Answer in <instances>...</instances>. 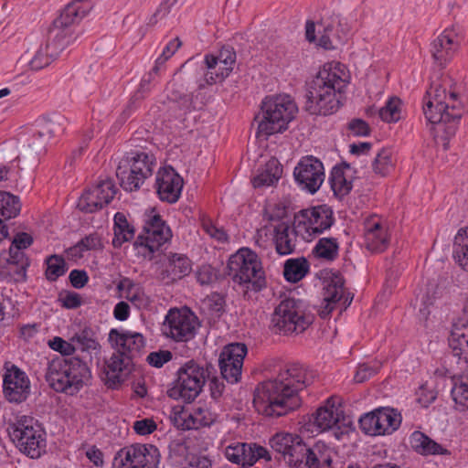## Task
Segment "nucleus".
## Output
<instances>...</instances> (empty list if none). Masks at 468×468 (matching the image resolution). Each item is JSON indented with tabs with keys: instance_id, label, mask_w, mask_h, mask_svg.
Returning a JSON list of instances; mask_svg holds the SVG:
<instances>
[{
	"instance_id": "1",
	"label": "nucleus",
	"mask_w": 468,
	"mask_h": 468,
	"mask_svg": "<svg viewBox=\"0 0 468 468\" xmlns=\"http://www.w3.org/2000/svg\"><path fill=\"white\" fill-rule=\"evenodd\" d=\"M314 374L299 363L287 364L276 378L260 383L254 390L253 405L266 417L279 418L297 410L299 391L314 381Z\"/></svg>"
},
{
	"instance_id": "2",
	"label": "nucleus",
	"mask_w": 468,
	"mask_h": 468,
	"mask_svg": "<svg viewBox=\"0 0 468 468\" xmlns=\"http://www.w3.org/2000/svg\"><path fill=\"white\" fill-rule=\"evenodd\" d=\"M346 81L332 68L325 64L315 77L306 84L303 109L309 114L327 116L335 113L344 105V92Z\"/></svg>"
},
{
	"instance_id": "3",
	"label": "nucleus",
	"mask_w": 468,
	"mask_h": 468,
	"mask_svg": "<svg viewBox=\"0 0 468 468\" xmlns=\"http://www.w3.org/2000/svg\"><path fill=\"white\" fill-rule=\"evenodd\" d=\"M226 274L241 291L245 300L267 286L265 271L258 255L248 248L239 250L228 261Z\"/></svg>"
},
{
	"instance_id": "4",
	"label": "nucleus",
	"mask_w": 468,
	"mask_h": 468,
	"mask_svg": "<svg viewBox=\"0 0 468 468\" xmlns=\"http://www.w3.org/2000/svg\"><path fill=\"white\" fill-rule=\"evenodd\" d=\"M90 378L89 367L77 356H56L48 361L45 378L56 392L76 395Z\"/></svg>"
},
{
	"instance_id": "5",
	"label": "nucleus",
	"mask_w": 468,
	"mask_h": 468,
	"mask_svg": "<svg viewBox=\"0 0 468 468\" xmlns=\"http://www.w3.org/2000/svg\"><path fill=\"white\" fill-rule=\"evenodd\" d=\"M297 110L289 95L266 97L261 102V113L255 117V121L260 119L256 136L267 140L274 133H283L294 119Z\"/></svg>"
},
{
	"instance_id": "6",
	"label": "nucleus",
	"mask_w": 468,
	"mask_h": 468,
	"mask_svg": "<svg viewBox=\"0 0 468 468\" xmlns=\"http://www.w3.org/2000/svg\"><path fill=\"white\" fill-rule=\"evenodd\" d=\"M7 434L16 447L31 459H38L46 453V431L42 425L30 416H20L8 423Z\"/></svg>"
},
{
	"instance_id": "7",
	"label": "nucleus",
	"mask_w": 468,
	"mask_h": 468,
	"mask_svg": "<svg viewBox=\"0 0 468 468\" xmlns=\"http://www.w3.org/2000/svg\"><path fill=\"white\" fill-rule=\"evenodd\" d=\"M216 372L210 363H206V367H203L193 359L189 360L178 368L177 378L168 388L167 395L173 399L190 403L200 394L207 378Z\"/></svg>"
},
{
	"instance_id": "8",
	"label": "nucleus",
	"mask_w": 468,
	"mask_h": 468,
	"mask_svg": "<svg viewBox=\"0 0 468 468\" xmlns=\"http://www.w3.org/2000/svg\"><path fill=\"white\" fill-rule=\"evenodd\" d=\"M156 165V158L145 151H131L119 163L116 176L120 186L129 192L137 191L150 177Z\"/></svg>"
},
{
	"instance_id": "9",
	"label": "nucleus",
	"mask_w": 468,
	"mask_h": 468,
	"mask_svg": "<svg viewBox=\"0 0 468 468\" xmlns=\"http://www.w3.org/2000/svg\"><path fill=\"white\" fill-rule=\"evenodd\" d=\"M312 324V317L302 310V302L293 298L282 300L271 315V325L275 333L288 335L302 333Z\"/></svg>"
},
{
	"instance_id": "10",
	"label": "nucleus",
	"mask_w": 468,
	"mask_h": 468,
	"mask_svg": "<svg viewBox=\"0 0 468 468\" xmlns=\"http://www.w3.org/2000/svg\"><path fill=\"white\" fill-rule=\"evenodd\" d=\"M160 462V452L153 444H132L123 447L115 455L114 468H156Z\"/></svg>"
},
{
	"instance_id": "11",
	"label": "nucleus",
	"mask_w": 468,
	"mask_h": 468,
	"mask_svg": "<svg viewBox=\"0 0 468 468\" xmlns=\"http://www.w3.org/2000/svg\"><path fill=\"white\" fill-rule=\"evenodd\" d=\"M144 232V235L141 234L137 237L134 246L144 247L150 253L158 250L172 238L170 228L154 207L147 209L145 212Z\"/></svg>"
},
{
	"instance_id": "12",
	"label": "nucleus",
	"mask_w": 468,
	"mask_h": 468,
	"mask_svg": "<svg viewBox=\"0 0 468 468\" xmlns=\"http://www.w3.org/2000/svg\"><path fill=\"white\" fill-rule=\"evenodd\" d=\"M269 444L292 467H301L309 448L300 435L290 432L274 434Z\"/></svg>"
},
{
	"instance_id": "13",
	"label": "nucleus",
	"mask_w": 468,
	"mask_h": 468,
	"mask_svg": "<svg viewBox=\"0 0 468 468\" xmlns=\"http://www.w3.org/2000/svg\"><path fill=\"white\" fill-rule=\"evenodd\" d=\"M197 316L190 311L171 309L163 324L164 334L176 342H187L196 335Z\"/></svg>"
},
{
	"instance_id": "14",
	"label": "nucleus",
	"mask_w": 468,
	"mask_h": 468,
	"mask_svg": "<svg viewBox=\"0 0 468 468\" xmlns=\"http://www.w3.org/2000/svg\"><path fill=\"white\" fill-rule=\"evenodd\" d=\"M116 193L117 188L112 179H101L81 195L77 207L85 213L96 212L110 204Z\"/></svg>"
},
{
	"instance_id": "15",
	"label": "nucleus",
	"mask_w": 468,
	"mask_h": 468,
	"mask_svg": "<svg viewBox=\"0 0 468 468\" xmlns=\"http://www.w3.org/2000/svg\"><path fill=\"white\" fill-rule=\"evenodd\" d=\"M293 176L303 189L314 194L324 180L323 163L312 155L304 156L295 166Z\"/></svg>"
},
{
	"instance_id": "16",
	"label": "nucleus",
	"mask_w": 468,
	"mask_h": 468,
	"mask_svg": "<svg viewBox=\"0 0 468 468\" xmlns=\"http://www.w3.org/2000/svg\"><path fill=\"white\" fill-rule=\"evenodd\" d=\"M236 62V52L230 46H225L218 56L206 55L205 64L207 71L204 76V82L207 85H213L223 81L233 69Z\"/></svg>"
},
{
	"instance_id": "17",
	"label": "nucleus",
	"mask_w": 468,
	"mask_h": 468,
	"mask_svg": "<svg viewBox=\"0 0 468 468\" xmlns=\"http://www.w3.org/2000/svg\"><path fill=\"white\" fill-rule=\"evenodd\" d=\"M109 341L116 351L133 363L141 356L145 347L144 335L128 330L112 329L109 333Z\"/></svg>"
},
{
	"instance_id": "18",
	"label": "nucleus",
	"mask_w": 468,
	"mask_h": 468,
	"mask_svg": "<svg viewBox=\"0 0 468 468\" xmlns=\"http://www.w3.org/2000/svg\"><path fill=\"white\" fill-rule=\"evenodd\" d=\"M184 180L172 167L164 166L158 169L155 177L154 188L158 197L169 204L177 202L181 196Z\"/></svg>"
},
{
	"instance_id": "19",
	"label": "nucleus",
	"mask_w": 468,
	"mask_h": 468,
	"mask_svg": "<svg viewBox=\"0 0 468 468\" xmlns=\"http://www.w3.org/2000/svg\"><path fill=\"white\" fill-rule=\"evenodd\" d=\"M225 457L231 463L242 467L252 466L260 459L271 461L269 451L256 443L236 442L225 449Z\"/></svg>"
},
{
	"instance_id": "20",
	"label": "nucleus",
	"mask_w": 468,
	"mask_h": 468,
	"mask_svg": "<svg viewBox=\"0 0 468 468\" xmlns=\"http://www.w3.org/2000/svg\"><path fill=\"white\" fill-rule=\"evenodd\" d=\"M133 366L134 363L115 350L111 357L105 360L101 378L108 388L117 389L132 372Z\"/></svg>"
},
{
	"instance_id": "21",
	"label": "nucleus",
	"mask_w": 468,
	"mask_h": 468,
	"mask_svg": "<svg viewBox=\"0 0 468 468\" xmlns=\"http://www.w3.org/2000/svg\"><path fill=\"white\" fill-rule=\"evenodd\" d=\"M3 391L11 403L25 401L30 393V381L26 373L13 365L4 375Z\"/></svg>"
},
{
	"instance_id": "22",
	"label": "nucleus",
	"mask_w": 468,
	"mask_h": 468,
	"mask_svg": "<svg viewBox=\"0 0 468 468\" xmlns=\"http://www.w3.org/2000/svg\"><path fill=\"white\" fill-rule=\"evenodd\" d=\"M300 214L306 231L314 236L329 229L335 221L333 208L326 204L302 209Z\"/></svg>"
},
{
	"instance_id": "23",
	"label": "nucleus",
	"mask_w": 468,
	"mask_h": 468,
	"mask_svg": "<svg viewBox=\"0 0 468 468\" xmlns=\"http://www.w3.org/2000/svg\"><path fill=\"white\" fill-rule=\"evenodd\" d=\"M324 288V302L325 305L321 311V317L324 318L335 307V305L343 300V307L346 309L353 301V295L350 293L345 294V280L339 273H334Z\"/></svg>"
},
{
	"instance_id": "24",
	"label": "nucleus",
	"mask_w": 468,
	"mask_h": 468,
	"mask_svg": "<svg viewBox=\"0 0 468 468\" xmlns=\"http://www.w3.org/2000/svg\"><path fill=\"white\" fill-rule=\"evenodd\" d=\"M458 44L450 32L444 30L431 43V53L435 63L443 68L452 59Z\"/></svg>"
},
{
	"instance_id": "25",
	"label": "nucleus",
	"mask_w": 468,
	"mask_h": 468,
	"mask_svg": "<svg viewBox=\"0 0 468 468\" xmlns=\"http://www.w3.org/2000/svg\"><path fill=\"white\" fill-rule=\"evenodd\" d=\"M92 8L89 0H73L61 11L58 17L53 22L58 27L71 30L70 27L79 23Z\"/></svg>"
},
{
	"instance_id": "26",
	"label": "nucleus",
	"mask_w": 468,
	"mask_h": 468,
	"mask_svg": "<svg viewBox=\"0 0 468 468\" xmlns=\"http://www.w3.org/2000/svg\"><path fill=\"white\" fill-rule=\"evenodd\" d=\"M273 243L280 256L292 254L296 250L298 233L287 223L282 222L274 227Z\"/></svg>"
},
{
	"instance_id": "27",
	"label": "nucleus",
	"mask_w": 468,
	"mask_h": 468,
	"mask_svg": "<svg viewBox=\"0 0 468 468\" xmlns=\"http://www.w3.org/2000/svg\"><path fill=\"white\" fill-rule=\"evenodd\" d=\"M335 455L324 442L317 441L309 446L303 464L307 468H335L333 463Z\"/></svg>"
},
{
	"instance_id": "28",
	"label": "nucleus",
	"mask_w": 468,
	"mask_h": 468,
	"mask_svg": "<svg viewBox=\"0 0 468 468\" xmlns=\"http://www.w3.org/2000/svg\"><path fill=\"white\" fill-rule=\"evenodd\" d=\"M339 421L337 410L331 403V399L326 400L324 406L318 408L309 419L310 425L315 427V431L322 432L328 431L337 425Z\"/></svg>"
},
{
	"instance_id": "29",
	"label": "nucleus",
	"mask_w": 468,
	"mask_h": 468,
	"mask_svg": "<svg viewBox=\"0 0 468 468\" xmlns=\"http://www.w3.org/2000/svg\"><path fill=\"white\" fill-rule=\"evenodd\" d=\"M72 38L71 30L58 27L56 23H52L48 32V39L45 45L46 50H50L51 57H58V55L69 46Z\"/></svg>"
},
{
	"instance_id": "30",
	"label": "nucleus",
	"mask_w": 468,
	"mask_h": 468,
	"mask_svg": "<svg viewBox=\"0 0 468 468\" xmlns=\"http://www.w3.org/2000/svg\"><path fill=\"white\" fill-rule=\"evenodd\" d=\"M449 346L454 356L468 363V320L453 328L449 338Z\"/></svg>"
},
{
	"instance_id": "31",
	"label": "nucleus",
	"mask_w": 468,
	"mask_h": 468,
	"mask_svg": "<svg viewBox=\"0 0 468 468\" xmlns=\"http://www.w3.org/2000/svg\"><path fill=\"white\" fill-rule=\"evenodd\" d=\"M438 106L439 110H446V112H449L450 122L445 126L443 143V148L447 150L449 147L450 139L453 137L456 133L459 122L464 112V109L463 103L460 101H458V99L456 100V102H454L453 104L439 103Z\"/></svg>"
},
{
	"instance_id": "32",
	"label": "nucleus",
	"mask_w": 468,
	"mask_h": 468,
	"mask_svg": "<svg viewBox=\"0 0 468 468\" xmlns=\"http://www.w3.org/2000/svg\"><path fill=\"white\" fill-rule=\"evenodd\" d=\"M411 448L422 455L446 454L448 451L421 431H415L410 437Z\"/></svg>"
},
{
	"instance_id": "33",
	"label": "nucleus",
	"mask_w": 468,
	"mask_h": 468,
	"mask_svg": "<svg viewBox=\"0 0 468 468\" xmlns=\"http://www.w3.org/2000/svg\"><path fill=\"white\" fill-rule=\"evenodd\" d=\"M118 292L124 293L123 297L136 308L146 305L147 298L140 284L128 277H122L116 285Z\"/></svg>"
},
{
	"instance_id": "34",
	"label": "nucleus",
	"mask_w": 468,
	"mask_h": 468,
	"mask_svg": "<svg viewBox=\"0 0 468 468\" xmlns=\"http://www.w3.org/2000/svg\"><path fill=\"white\" fill-rule=\"evenodd\" d=\"M282 175V166L276 158L270 159L262 170L252 179L255 188L271 186L278 182Z\"/></svg>"
},
{
	"instance_id": "35",
	"label": "nucleus",
	"mask_w": 468,
	"mask_h": 468,
	"mask_svg": "<svg viewBox=\"0 0 468 468\" xmlns=\"http://www.w3.org/2000/svg\"><path fill=\"white\" fill-rule=\"evenodd\" d=\"M192 271L191 261L184 254L174 253L169 257L167 269L163 272L172 281L181 280Z\"/></svg>"
},
{
	"instance_id": "36",
	"label": "nucleus",
	"mask_w": 468,
	"mask_h": 468,
	"mask_svg": "<svg viewBox=\"0 0 468 468\" xmlns=\"http://www.w3.org/2000/svg\"><path fill=\"white\" fill-rule=\"evenodd\" d=\"M310 271L309 261L304 257L289 259L284 262V279L292 283L303 280Z\"/></svg>"
},
{
	"instance_id": "37",
	"label": "nucleus",
	"mask_w": 468,
	"mask_h": 468,
	"mask_svg": "<svg viewBox=\"0 0 468 468\" xmlns=\"http://www.w3.org/2000/svg\"><path fill=\"white\" fill-rule=\"evenodd\" d=\"M135 229L131 225L125 215L117 212L114 215V238L112 245L114 248H120L124 242L130 241L133 239Z\"/></svg>"
},
{
	"instance_id": "38",
	"label": "nucleus",
	"mask_w": 468,
	"mask_h": 468,
	"mask_svg": "<svg viewBox=\"0 0 468 468\" xmlns=\"http://www.w3.org/2000/svg\"><path fill=\"white\" fill-rule=\"evenodd\" d=\"M378 429L379 435L390 434L396 431L400 423V415L393 409L390 408H378Z\"/></svg>"
},
{
	"instance_id": "39",
	"label": "nucleus",
	"mask_w": 468,
	"mask_h": 468,
	"mask_svg": "<svg viewBox=\"0 0 468 468\" xmlns=\"http://www.w3.org/2000/svg\"><path fill=\"white\" fill-rule=\"evenodd\" d=\"M423 113L427 121L435 125V131L441 133V138L444 141L445 126L450 122L449 112L438 111L431 100H427L423 105Z\"/></svg>"
},
{
	"instance_id": "40",
	"label": "nucleus",
	"mask_w": 468,
	"mask_h": 468,
	"mask_svg": "<svg viewBox=\"0 0 468 468\" xmlns=\"http://www.w3.org/2000/svg\"><path fill=\"white\" fill-rule=\"evenodd\" d=\"M453 258L463 270L468 271V227L460 229L454 238Z\"/></svg>"
},
{
	"instance_id": "41",
	"label": "nucleus",
	"mask_w": 468,
	"mask_h": 468,
	"mask_svg": "<svg viewBox=\"0 0 468 468\" xmlns=\"http://www.w3.org/2000/svg\"><path fill=\"white\" fill-rule=\"evenodd\" d=\"M4 254H5V251L0 252V280L6 282H25L27 269L19 266L18 263L2 259Z\"/></svg>"
},
{
	"instance_id": "42",
	"label": "nucleus",
	"mask_w": 468,
	"mask_h": 468,
	"mask_svg": "<svg viewBox=\"0 0 468 468\" xmlns=\"http://www.w3.org/2000/svg\"><path fill=\"white\" fill-rule=\"evenodd\" d=\"M314 254L320 259L333 261L339 254V243L336 238L320 239L313 250Z\"/></svg>"
},
{
	"instance_id": "43",
	"label": "nucleus",
	"mask_w": 468,
	"mask_h": 468,
	"mask_svg": "<svg viewBox=\"0 0 468 468\" xmlns=\"http://www.w3.org/2000/svg\"><path fill=\"white\" fill-rule=\"evenodd\" d=\"M329 181L335 196L339 198H343L352 190V181L346 179L341 166H335L332 169Z\"/></svg>"
},
{
	"instance_id": "44",
	"label": "nucleus",
	"mask_w": 468,
	"mask_h": 468,
	"mask_svg": "<svg viewBox=\"0 0 468 468\" xmlns=\"http://www.w3.org/2000/svg\"><path fill=\"white\" fill-rule=\"evenodd\" d=\"M45 264L47 265L45 277L51 282H56L59 277L63 276L69 269L65 259L58 254H52L47 257Z\"/></svg>"
},
{
	"instance_id": "45",
	"label": "nucleus",
	"mask_w": 468,
	"mask_h": 468,
	"mask_svg": "<svg viewBox=\"0 0 468 468\" xmlns=\"http://www.w3.org/2000/svg\"><path fill=\"white\" fill-rule=\"evenodd\" d=\"M248 349L243 343H233L226 346L219 355L218 359H224L226 363L243 364Z\"/></svg>"
},
{
	"instance_id": "46",
	"label": "nucleus",
	"mask_w": 468,
	"mask_h": 468,
	"mask_svg": "<svg viewBox=\"0 0 468 468\" xmlns=\"http://www.w3.org/2000/svg\"><path fill=\"white\" fill-rule=\"evenodd\" d=\"M372 168L376 175L388 176L393 168L392 151L388 148H382L375 157Z\"/></svg>"
},
{
	"instance_id": "47",
	"label": "nucleus",
	"mask_w": 468,
	"mask_h": 468,
	"mask_svg": "<svg viewBox=\"0 0 468 468\" xmlns=\"http://www.w3.org/2000/svg\"><path fill=\"white\" fill-rule=\"evenodd\" d=\"M71 342L77 343L83 352H92L99 350L101 346L94 337V332L89 327H85L79 334L71 337Z\"/></svg>"
},
{
	"instance_id": "48",
	"label": "nucleus",
	"mask_w": 468,
	"mask_h": 468,
	"mask_svg": "<svg viewBox=\"0 0 468 468\" xmlns=\"http://www.w3.org/2000/svg\"><path fill=\"white\" fill-rule=\"evenodd\" d=\"M401 101L398 97L390 98L386 105L378 111V115L383 122H396L400 119Z\"/></svg>"
},
{
	"instance_id": "49",
	"label": "nucleus",
	"mask_w": 468,
	"mask_h": 468,
	"mask_svg": "<svg viewBox=\"0 0 468 468\" xmlns=\"http://www.w3.org/2000/svg\"><path fill=\"white\" fill-rule=\"evenodd\" d=\"M21 210L20 200L17 197L6 193L1 200L0 214L5 219L16 218Z\"/></svg>"
},
{
	"instance_id": "50",
	"label": "nucleus",
	"mask_w": 468,
	"mask_h": 468,
	"mask_svg": "<svg viewBox=\"0 0 468 468\" xmlns=\"http://www.w3.org/2000/svg\"><path fill=\"white\" fill-rule=\"evenodd\" d=\"M365 242L367 250L373 252H382L388 248L389 240L387 231L378 234L372 231H366Z\"/></svg>"
},
{
	"instance_id": "51",
	"label": "nucleus",
	"mask_w": 468,
	"mask_h": 468,
	"mask_svg": "<svg viewBox=\"0 0 468 468\" xmlns=\"http://www.w3.org/2000/svg\"><path fill=\"white\" fill-rule=\"evenodd\" d=\"M451 395L456 404L468 408V373L451 388Z\"/></svg>"
},
{
	"instance_id": "52",
	"label": "nucleus",
	"mask_w": 468,
	"mask_h": 468,
	"mask_svg": "<svg viewBox=\"0 0 468 468\" xmlns=\"http://www.w3.org/2000/svg\"><path fill=\"white\" fill-rule=\"evenodd\" d=\"M378 412L377 409L371 412L365 413L359 419V427L361 431L367 435L377 436L379 435L378 425Z\"/></svg>"
},
{
	"instance_id": "53",
	"label": "nucleus",
	"mask_w": 468,
	"mask_h": 468,
	"mask_svg": "<svg viewBox=\"0 0 468 468\" xmlns=\"http://www.w3.org/2000/svg\"><path fill=\"white\" fill-rule=\"evenodd\" d=\"M57 57L50 56V50H46L45 47H40L33 58L29 61V67L33 70H39L48 67Z\"/></svg>"
},
{
	"instance_id": "54",
	"label": "nucleus",
	"mask_w": 468,
	"mask_h": 468,
	"mask_svg": "<svg viewBox=\"0 0 468 468\" xmlns=\"http://www.w3.org/2000/svg\"><path fill=\"white\" fill-rule=\"evenodd\" d=\"M66 119L63 116H54L52 118H43L40 122L43 124V130L45 133L50 134V137H54L63 133V124Z\"/></svg>"
},
{
	"instance_id": "55",
	"label": "nucleus",
	"mask_w": 468,
	"mask_h": 468,
	"mask_svg": "<svg viewBox=\"0 0 468 468\" xmlns=\"http://www.w3.org/2000/svg\"><path fill=\"white\" fill-rule=\"evenodd\" d=\"M381 367V364L378 362L374 365L364 363L359 365L357 370L354 376V380L356 383H363L372 376L376 375Z\"/></svg>"
},
{
	"instance_id": "56",
	"label": "nucleus",
	"mask_w": 468,
	"mask_h": 468,
	"mask_svg": "<svg viewBox=\"0 0 468 468\" xmlns=\"http://www.w3.org/2000/svg\"><path fill=\"white\" fill-rule=\"evenodd\" d=\"M48 346L54 351L60 353V356L63 357L71 356L76 351V347L72 343L67 342L59 336H55L49 340Z\"/></svg>"
},
{
	"instance_id": "57",
	"label": "nucleus",
	"mask_w": 468,
	"mask_h": 468,
	"mask_svg": "<svg viewBox=\"0 0 468 468\" xmlns=\"http://www.w3.org/2000/svg\"><path fill=\"white\" fill-rule=\"evenodd\" d=\"M133 429L136 434L145 436L152 434L157 430V424L152 418H145L135 420Z\"/></svg>"
},
{
	"instance_id": "58",
	"label": "nucleus",
	"mask_w": 468,
	"mask_h": 468,
	"mask_svg": "<svg viewBox=\"0 0 468 468\" xmlns=\"http://www.w3.org/2000/svg\"><path fill=\"white\" fill-rule=\"evenodd\" d=\"M173 357V354L169 350H159L157 352H151L146 361L148 364L154 367H162L165 363L169 362Z\"/></svg>"
},
{
	"instance_id": "59",
	"label": "nucleus",
	"mask_w": 468,
	"mask_h": 468,
	"mask_svg": "<svg viewBox=\"0 0 468 468\" xmlns=\"http://www.w3.org/2000/svg\"><path fill=\"white\" fill-rule=\"evenodd\" d=\"M2 259L13 261L14 263H18L19 266H22L26 269H27L30 265V261L23 250H20L19 247L16 248V246L12 245L9 248L8 257L6 258L4 255L2 256Z\"/></svg>"
},
{
	"instance_id": "60",
	"label": "nucleus",
	"mask_w": 468,
	"mask_h": 468,
	"mask_svg": "<svg viewBox=\"0 0 468 468\" xmlns=\"http://www.w3.org/2000/svg\"><path fill=\"white\" fill-rule=\"evenodd\" d=\"M58 300L66 309H76L82 304L81 296L76 292L67 291L59 294Z\"/></svg>"
},
{
	"instance_id": "61",
	"label": "nucleus",
	"mask_w": 468,
	"mask_h": 468,
	"mask_svg": "<svg viewBox=\"0 0 468 468\" xmlns=\"http://www.w3.org/2000/svg\"><path fill=\"white\" fill-rule=\"evenodd\" d=\"M193 420L200 426L209 427L214 423L216 418L208 410L197 407L194 410Z\"/></svg>"
},
{
	"instance_id": "62",
	"label": "nucleus",
	"mask_w": 468,
	"mask_h": 468,
	"mask_svg": "<svg viewBox=\"0 0 468 468\" xmlns=\"http://www.w3.org/2000/svg\"><path fill=\"white\" fill-rule=\"evenodd\" d=\"M197 280L201 285H208L217 279V274L210 265H203L197 271Z\"/></svg>"
},
{
	"instance_id": "63",
	"label": "nucleus",
	"mask_w": 468,
	"mask_h": 468,
	"mask_svg": "<svg viewBox=\"0 0 468 468\" xmlns=\"http://www.w3.org/2000/svg\"><path fill=\"white\" fill-rule=\"evenodd\" d=\"M79 242L84 251L101 250L103 248L101 239L98 233H91L85 236Z\"/></svg>"
},
{
	"instance_id": "64",
	"label": "nucleus",
	"mask_w": 468,
	"mask_h": 468,
	"mask_svg": "<svg viewBox=\"0 0 468 468\" xmlns=\"http://www.w3.org/2000/svg\"><path fill=\"white\" fill-rule=\"evenodd\" d=\"M348 130L356 136H367L371 131L368 123L359 118L353 119L348 122Z\"/></svg>"
}]
</instances>
